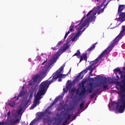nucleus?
Here are the masks:
<instances>
[{"label":"nucleus","mask_w":125,"mask_h":125,"mask_svg":"<svg viewBox=\"0 0 125 125\" xmlns=\"http://www.w3.org/2000/svg\"><path fill=\"white\" fill-rule=\"evenodd\" d=\"M92 12V10H90L86 15V16H84L82 19L80 20V22L79 24L76 26V27H78L79 26L78 30L77 31L73 40L75 41V39L78 37H80L84 31H85V28H83V29L81 31L84 26H86V24L89 22H94L95 21V18L96 17H94L96 15V12H93V13L91 14Z\"/></svg>","instance_id":"obj_1"},{"label":"nucleus","mask_w":125,"mask_h":125,"mask_svg":"<svg viewBox=\"0 0 125 125\" xmlns=\"http://www.w3.org/2000/svg\"><path fill=\"white\" fill-rule=\"evenodd\" d=\"M122 30L121 31L120 33L118 35L117 37H116L115 39L112 41L110 42V46L108 47V48L106 49H105L99 56L98 58H97L96 60H95L94 61H92L90 62V64L91 66H92L94 67V68H95V66L96 65V64L99 62V60L101 59V58H103V57H104V55L108 52V50L109 49L110 51L113 49V47L120 42V40H122V38L125 35V25H123L122 26Z\"/></svg>","instance_id":"obj_2"},{"label":"nucleus","mask_w":125,"mask_h":125,"mask_svg":"<svg viewBox=\"0 0 125 125\" xmlns=\"http://www.w3.org/2000/svg\"><path fill=\"white\" fill-rule=\"evenodd\" d=\"M52 83H54L52 79L50 81H44L41 83V84L39 85V90L35 97L33 104L30 108V110L34 109L35 108V107H37L39 104H40V100L42 99V96L45 94L46 90H47V89L48 87H49V84Z\"/></svg>","instance_id":"obj_3"},{"label":"nucleus","mask_w":125,"mask_h":125,"mask_svg":"<svg viewBox=\"0 0 125 125\" xmlns=\"http://www.w3.org/2000/svg\"><path fill=\"white\" fill-rule=\"evenodd\" d=\"M123 70L124 71L121 70L120 68L117 67L113 70L114 72H117L120 75L121 81L119 83V87L121 92H125V66L123 67Z\"/></svg>","instance_id":"obj_4"},{"label":"nucleus","mask_w":125,"mask_h":125,"mask_svg":"<svg viewBox=\"0 0 125 125\" xmlns=\"http://www.w3.org/2000/svg\"><path fill=\"white\" fill-rule=\"evenodd\" d=\"M69 48V45L68 43H66L63 44V46L60 48L59 50L56 52V53L53 56V57L50 59V62L51 64H53L57 61V58L61 55L64 51H66L67 49Z\"/></svg>","instance_id":"obj_5"},{"label":"nucleus","mask_w":125,"mask_h":125,"mask_svg":"<svg viewBox=\"0 0 125 125\" xmlns=\"http://www.w3.org/2000/svg\"><path fill=\"white\" fill-rule=\"evenodd\" d=\"M63 71V67H61L58 70H57L55 73L53 74L52 80L53 82H56L57 79L59 78H62V79H65L67 76H68V74H61V72Z\"/></svg>","instance_id":"obj_6"},{"label":"nucleus","mask_w":125,"mask_h":125,"mask_svg":"<svg viewBox=\"0 0 125 125\" xmlns=\"http://www.w3.org/2000/svg\"><path fill=\"white\" fill-rule=\"evenodd\" d=\"M41 79H42V78L41 77V75H40V74H36L32 78V80H33V82L32 81H30L28 83V85H34V84H35L34 83H37L38 84H39V83H41V81H40V80H41Z\"/></svg>","instance_id":"obj_7"},{"label":"nucleus","mask_w":125,"mask_h":125,"mask_svg":"<svg viewBox=\"0 0 125 125\" xmlns=\"http://www.w3.org/2000/svg\"><path fill=\"white\" fill-rule=\"evenodd\" d=\"M97 79H100V81H103V82H102L96 85L97 87H99V86H101V85H103V84L107 83V78L106 77H104L103 76L100 77V75H98L97 76Z\"/></svg>","instance_id":"obj_8"},{"label":"nucleus","mask_w":125,"mask_h":125,"mask_svg":"<svg viewBox=\"0 0 125 125\" xmlns=\"http://www.w3.org/2000/svg\"><path fill=\"white\" fill-rule=\"evenodd\" d=\"M86 73H87V69L85 68L84 70H83L82 72H81L79 75L77 76L76 80L78 81H81V80H83V76H84Z\"/></svg>","instance_id":"obj_9"},{"label":"nucleus","mask_w":125,"mask_h":125,"mask_svg":"<svg viewBox=\"0 0 125 125\" xmlns=\"http://www.w3.org/2000/svg\"><path fill=\"white\" fill-rule=\"evenodd\" d=\"M47 73H48V68H46L44 70H43L40 74V77L41 79L40 80V82H42V80H43V79H44L45 77L47 75Z\"/></svg>","instance_id":"obj_10"},{"label":"nucleus","mask_w":125,"mask_h":125,"mask_svg":"<svg viewBox=\"0 0 125 125\" xmlns=\"http://www.w3.org/2000/svg\"><path fill=\"white\" fill-rule=\"evenodd\" d=\"M119 18L118 19V21L123 23L125 21V12L119 13Z\"/></svg>","instance_id":"obj_11"},{"label":"nucleus","mask_w":125,"mask_h":125,"mask_svg":"<svg viewBox=\"0 0 125 125\" xmlns=\"http://www.w3.org/2000/svg\"><path fill=\"white\" fill-rule=\"evenodd\" d=\"M32 98H33V94L31 93L30 94L29 97L27 101H23L22 102V104L24 107H26L29 103L31 102V100H32Z\"/></svg>","instance_id":"obj_12"},{"label":"nucleus","mask_w":125,"mask_h":125,"mask_svg":"<svg viewBox=\"0 0 125 125\" xmlns=\"http://www.w3.org/2000/svg\"><path fill=\"white\" fill-rule=\"evenodd\" d=\"M44 116V112H40L37 117L34 119L35 121L36 122H40V121H41L42 120V118H43Z\"/></svg>","instance_id":"obj_13"},{"label":"nucleus","mask_w":125,"mask_h":125,"mask_svg":"<svg viewBox=\"0 0 125 125\" xmlns=\"http://www.w3.org/2000/svg\"><path fill=\"white\" fill-rule=\"evenodd\" d=\"M15 98H16V97H14L13 99L11 100L10 101V102L8 103L9 106H11V107H14V105H15V103H16V101L18 100H16V99L15 100Z\"/></svg>","instance_id":"obj_14"},{"label":"nucleus","mask_w":125,"mask_h":125,"mask_svg":"<svg viewBox=\"0 0 125 125\" xmlns=\"http://www.w3.org/2000/svg\"><path fill=\"white\" fill-rule=\"evenodd\" d=\"M62 98V96H59L57 98H56L54 102L52 103L51 105H50L49 107H51V106H53L54 105H55L56 104L57 102H58L59 100H60Z\"/></svg>","instance_id":"obj_15"},{"label":"nucleus","mask_w":125,"mask_h":125,"mask_svg":"<svg viewBox=\"0 0 125 125\" xmlns=\"http://www.w3.org/2000/svg\"><path fill=\"white\" fill-rule=\"evenodd\" d=\"M125 5H120L118 7V14H120L125 9Z\"/></svg>","instance_id":"obj_16"},{"label":"nucleus","mask_w":125,"mask_h":125,"mask_svg":"<svg viewBox=\"0 0 125 125\" xmlns=\"http://www.w3.org/2000/svg\"><path fill=\"white\" fill-rule=\"evenodd\" d=\"M86 90L85 89V87L84 86H82V89L81 90V92L79 93L80 96H82V95H84L85 92H86Z\"/></svg>","instance_id":"obj_17"},{"label":"nucleus","mask_w":125,"mask_h":125,"mask_svg":"<svg viewBox=\"0 0 125 125\" xmlns=\"http://www.w3.org/2000/svg\"><path fill=\"white\" fill-rule=\"evenodd\" d=\"M25 94H26V93H25V91L22 90L21 91V92L17 96V98L16 99V100H18V99H19V98H20V97H21V98L23 97V96H24V95H25Z\"/></svg>","instance_id":"obj_18"},{"label":"nucleus","mask_w":125,"mask_h":125,"mask_svg":"<svg viewBox=\"0 0 125 125\" xmlns=\"http://www.w3.org/2000/svg\"><path fill=\"white\" fill-rule=\"evenodd\" d=\"M74 27H75V26L74 25V23L72 22L71 25L69 27V30H68V31L67 32V33L66 34L67 35H69L70 34V32H73V31H74Z\"/></svg>","instance_id":"obj_19"},{"label":"nucleus","mask_w":125,"mask_h":125,"mask_svg":"<svg viewBox=\"0 0 125 125\" xmlns=\"http://www.w3.org/2000/svg\"><path fill=\"white\" fill-rule=\"evenodd\" d=\"M46 117L47 118L44 117L43 118V122H44L45 123H50L51 122V119L50 118V117L49 116H48V115H46Z\"/></svg>","instance_id":"obj_20"},{"label":"nucleus","mask_w":125,"mask_h":125,"mask_svg":"<svg viewBox=\"0 0 125 125\" xmlns=\"http://www.w3.org/2000/svg\"><path fill=\"white\" fill-rule=\"evenodd\" d=\"M19 123H20V119L18 118L16 119L14 121H12L11 122H10V125H15V124H18Z\"/></svg>","instance_id":"obj_21"},{"label":"nucleus","mask_w":125,"mask_h":125,"mask_svg":"<svg viewBox=\"0 0 125 125\" xmlns=\"http://www.w3.org/2000/svg\"><path fill=\"white\" fill-rule=\"evenodd\" d=\"M90 87L87 89L88 93H91L93 91V87H92V83L89 84Z\"/></svg>","instance_id":"obj_22"},{"label":"nucleus","mask_w":125,"mask_h":125,"mask_svg":"<svg viewBox=\"0 0 125 125\" xmlns=\"http://www.w3.org/2000/svg\"><path fill=\"white\" fill-rule=\"evenodd\" d=\"M105 8V7H104L103 9H100L99 10H97V14L99 15V14H101V13H103L104 12V9Z\"/></svg>","instance_id":"obj_23"},{"label":"nucleus","mask_w":125,"mask_h":125,"mask_svg":"<svg viewBox=\"0 0 125 125\" xmlns=\"http://www.w3.org/2000/svg\"><path fill=\"white\" fill-rule=\"evenodd\" d=\"M93 66L90 65L89 67H86V69L87 70V71H94V69H95V67H92Z\"/></svg>","instance_id":"obj_24"},{"label":"nucleus","mask_w":125,"mask_h":125,"mask_svg":"<svg viewBox=\"0 0 125 125\" xmlns=\"http://www.w3.org/2000/svg\"><path fill=\"white\" fill-rule=\"evenodd\" d=\"M73 87V83H69L68 85L66 86V89H71V88H72V87Z\"/></svg>","instance_id":"obj_25"},{"label":"nucleus","mask_w":125,"mask_h":125,"mask_svg":"<svg viewBox=\"0 0 125 125\" xmlns=\"http://www.w3.org/2000/svg\"><path fill=\"white\" fill-rule=\"evenodd\" d=\"M85 104V102H84V101H83L82 102L81 104L80 105V110H83V105H84Z\"/></svg>","instance_id":"obj_26"},{"label":"nucleus","mask_w":125,"mask_h":125,"mask_svg":"<svg viewBox=\"0 0 125 125\" xmlns=\"http://www.w3.org/2000/svg\"><path fill=\"white\" fill-rule=\"evenodd\" d=\"M83 57V60H85V61H87V54L83 53L82 55Z\"/></svg>","instance_id":"obj_27"},{"label":"nucleus","mask_w":125,"mask_h":125,"mask_svg":"<svg viewBox=\"0 0 125 125\" xmlns=\"http://www.w3.org/2000/svg\"><path fill=\"white\" fill-rule=\"evenodd\" d=\"M22 111L23 108H20L17 111V113L18 115H22V114H23V112H22Z\"/></svg>","instance_id":"obj_28"},{"label":"nucleus","mask_w":125,"mask_h":125,"mask_svg":"<svg viewBox=\"0 0 125 125\" xmlns=\"http://www.w3.org/2000/svg\"><path fill=\"white\" fill-rule=\"evenodd\" d=\"M102 85L103 86V90L104 91H105V90H107V89H108V84H106L105 85L103 84Z\"/></svg>","instance_id":"obj_29"},{"label":"nucleus","mask_w":125,"mask_h":125,"mask_svg":"<svg viewBox=\"0 0 125 125\" xmlns=\"http://www.w3.org/2000/svg\"><path fill=\"white\" fill-rule=\"evenodd\" d=\"M97 43H94L89 49H88V50L89 51H91L93 48H95V44H96Z\"/></svg>","instance_id":"obj_30"},{"label":"nucleus","mask_w":125,"mask_h":125,"mask_svg":"<svg viewBox=\"0 0 125 125\" xmlns=\"http://www.w3.org/2000/svg\"><path fill=\"white\" fill-rule=\"evenodd\" d=\"M71 119V114H68L65 119V123H67Z\"/></svg>","instance_id":"obj_31"},{"label":"nucleus","mask_w":125,"mask_h":125,"mask_svg":"<svg viewBox=\"0 0 125 125\" xmlns=\"http://www.w3.org/2000/svg\"><path fill=\"white\" fill-rule=\"evenodd\" d=\"M79 55H81V52L80 51V50H77V53H75L74 55L73 56H79Z\"/></svg>","instance_id":"obj_32"},{"label":"nucleus","mask_w":125,"mask_h":125,"mask_svg":"<svg viewBox=\"0 0 125 125\" xmlns=\"http://www.w3.org/2000/svg\"><path fill=\"white\" fill-rule=\"evenodd\" d=\"M99 90H100V89H96V90H95L94 92H93L94 95L96 96L97 95V94H98V93H99Z\"/></svg>","instance_id":"obj_33"},{"label":"nucleus","mask_w":125,"mask_h":125,"mask_svg":"<svg viewBox=\"0 0 125 125\" xmlns=\"http://www.w3.org/2000/svg\"><path fill=\"white\" fill-rule=\"evenodd\" d=\"M61 43H62V41H60V42H58V43L56 45V47H58V48H59V46H60V45H61Z\"/></svg>","instance_id":"obj_34"},{"label":"nucleus","mask_w":125,"mask_h":125,"mask_svg":"<svg viewBox=\"0 0 125 125\" xmlns=\"http://www.w3.org/2000/svg\"><path fill=\"white\" fill-rule=\"evenodd\" d=\"M95 96H96V95L93 93L90 96V99H93Z\"/></svg>","instance_id":"obj_35"},{"label":"nucleus","mask_w":125,"mask_h":125,"mask_svg":"<svg viewBox=\"0 0 125 125\" xmlns=\"http://www.w3.org/2000/svg\"><path fill=\"white\" fill-rule=\"evenodd\" d=\"M35 123H37V121L36 120H35V119H34L30 124L29 125H34V124H35Z\"/></svg>","instance_id":"obj_36"},{"label":"nucleus","mask_w":125,"mask_h":125,"mask_svg":"<svg viewBox=\"0 0 125 125\" xmlns=\"http://www.w3.org/2000/svg\"><path fill=\"white\" fill-rule=\"evenodd\" d=\"M58 49V47H56V46H55V47H51V49H52V50H56Z\"/></svg>","instance_id":"obj_37"},{"label":"nucleus","mask_w":125,"mask_h":125,"mask_svg":"<svg viewBox=\"0 0 125 125\" xmlns=\"http://www.w3.org/2000/svg\"><path fill=\"white\" fill-rule=\"evenodd\" d=\"M68 90L65 88H63V92H64V93H67L68 92Z\"/></svg>","instance_id":"obj_38"},{"label":"nucleus","mask_w":125,"mask_h":125,"mask_svg":"<svg viewBox=\"0 0 125 125\" xmlns=\"http://www.w3.org/2000/svg\"><path fill=\"white\" fill-rule=\"evenodd\" d=\"M79 58L80 59V62H82L83 60V57L82 56H80Z\"/></svg>","instance_id":"obj_39"},{"label":"nucleus","mask_w":125,"mask_h":125,"mask_svg":"<svg viewBox=\"0 0 125 125\" xmlns=\"http://www.w3.org/2000/svg\"><path fill=\"white\" fill-rule=\"evenodd\" d=\"M45 113H46V114H47V115H50V114H51V112H50L48 110H46Z\"/></svg>","instance_id":"obj_40"},{"label":"nucleus","mask_w":125,"mask_h":125,"mask_svg":"<svg viewBox=\"0 0 125 125\" xmlns=\"http://www.w3.org/2000/svg\"><path fill=\"white\" fill-rule=\"evenodd\" d=\"M107 1H108V0H103V4H104L105 5V4H106L105 3H106V2L107 3Z\"/></svg>","instance_id":"obj_41"},{"label":"nucleus","mask_w":125,"mask_h":125,"mask_svg":"<svg viewBox=\"0 0 125 125\" xmlns=\"http://www.w3.org/2000/svg\"><path fill=\"white\" fill-rule=\"evenodd\" d=\"M111 0H107V3L104 4V6H107V5H108V4L109 3V2H110V1H111Z\"/></svg>","instance_id":"obj_42"},{"label":"nucleus","mask_w":125,"mask_h":125,"mask_svg":"<svg viewBox=\"0 0 125 125\" xmlns=\"http://www.w3.org/2000/svg\"><path fill=\"white\" fill-rule=\"evenodd\" d=\"M93 70L90 71V73H89L90 76H93V75H92V73H93Z\"/></svg>","instance_id":"obj_43"},{"label":"nucleus","mask_w":125,"mask_h":125,"mask_svg":"<svg viewBox=\"0 0 125 125\" xmlns=\"http://www.w3.org/2000/svg\"><path fill=\"white\" fill-rule=\"evenodd\" d=\"M68 35L67 33L65 34V35L64 36V40H65V39L67 38V37H68Z\"/></svg>","instance_id":"obj_44"},{"label":"nucleus","mask_w":125,"mask_h":125,"mask_svg":"<svg viewBox=\"0 0 125 125\" xmlns=\"http://www.w3.org/2000/svg\"><path fill=\"white\" fill-rule=\"evenodd\" d=\"M8 117H9L10 116V111H9V112L7 114Z\"/></svg>","instance_id":"obj_45"},{"label":"nucleus","mask_w":125,"mask_h":125,"mask_svg":"<svg viewBox=\"0 0 125 125\" xmlns=\"http://www.w3.org/2000/svg\"><path fill=\"white\" fill-rule=\"evenodd\" d=\"M71 91V93H75V89H72Z\"/></svg>","instance_id":"obj_46"},{"label":"nucleus","mask_w":125,"mask_h":125,"mask_svg":"<svg viewBox=\"0 0 125 125\" xmlns=\"http://www.w3.org/2000/svg\"><path fill=\"white\" fill-rule=\"evenodd\" d=\"M58 79V82H62V78H59Z\"/></svg>","instance_id":"obj_47"},{"label":"nucleus","mask_w":125,"mask_h":125,"mask_svg":"<svg viewBox=\"0 0 125 125\" xmlns=\"http://www.w3.org/2000/svg\"><path fill=\"white\" fill-rule=\"evenodd\" d=\"M46 62H47V59H46V60L43 62L42 63V65H44V63H45Z\"/></svg>","instance_id":"obj_48"},{"label":"nucleus","mask_w":125,"mask_h":125,"mask_svg":"<svg viewBox=\"0 0 125 125\" xmlns=\"http://www.w3.org/2000/svg\"><path fill=\"white\" fill-rule=\"evenodd\" d=\"M5 123L4 122L0 123V125H4Z\"/></svg>","instance_id":"obj_49"},{"label":"nucleus","mask_w":125,"mask_h":125,"mask_svg":"<svg viewBox=\"0 0 125 125\" xmlns=\"http://www.w3.org/2000/svg\"><path fill=\"white\" fill-rule=\"evenodd\" d=\"M61 67H63V70H64V67H65V64H63L62 66Z\"/></svg>","instance_id":"obj_50"},{"label":"nucleus","mask_w":125,"mask_h":125,"mask_svg":"<svg viewBox=\"0 0 125 125\" xmlns=\"http://www.w3.org/2000/svg\"><path fill=\"white\" fill-rule=\"evenodd\" d=\"M89 26V21L88 22V24H87V27H88Z\"/></svg>","instance_id":"obj_51"},{"label":"nucleus","mask_w":125,"mask_h":125,"mask_svg":"<svg viewBox=\"0 0 125 125\" xmlns=\"http://www.w3.org/2000/svg\"><path fill=\"white\" fill-rule=\"evenodd\" d=\"M24 88H25V87L23 86L22 87V90H23V89H24Z\"/></svg>","instance_id":"obj_52"},{"label":"nucleus","mask_w":125,"mask_h":125,"mask_svg":"<svg viewBox=\"0 0 125 125\" xmlns=\"http://www.w3.org/2000/svg\"><path fill=\"white\" fill-rule=\"evenodd\" d=\"M76 117H77V116H76V115H75V116L73 117V119H76Z\"/></svg>","instance_id":"obj_53"},{"label":"nucleus","mask_w":125,"mask_h":125,"mask_svg":"<svg viewBox=\"0 0 125 125\" xmlns=\"http://www.w3.org/2000/svg\"><path fill=\"white\" fill-rule=\"evenodd\" d=\"M117 79H119V78H120V77H119V76H117Z\"/></svg>","instance_id":"obj_54"},{"label":"nucleus","mask_w":125,"mask_h":125,"mask_svg":"<svg viewBox=\"0 0 125 125\" xmlns=\"http://www.w3.org/2000/svg\"><path fill=\"white\" fill-rule=\"evenodd\" d=\"M97 2H98V1H99V0H97Z\"/></svg>","instance_id":"obj_55"},{"label":"nucleus","mask_w":125,"mask_h":125,"mask_svg":"<svg viewBox=\"0 0 125 125\" xmlns=\"http://www.w3.org/2000/svg\"><path fill=\"white\" fill-rule=\"evenodd\" d=\"M83 12V13H85V11H84Z\"/></svg>","instance_id":"obj_56"},{"label":"nucleus","mask_w":125,"mask_h":125,"mask_svg":"<svg viewBox=\"0 0 125 125\" xmlns=\"http://www.w3.org/2000/svg\"><path fill=\"white\" fill-rule=\"evenodd\" d=\"M69 72H71V70H70Z\"/></svg>","instance_id":"obj_57"},{"label":"nucleus","mask_w":125,"mask_h":125,"mask_svg":"<svg viewBox=\"0 0 125 125\" xmlns=\"http://www.w3.org/2000/svg\"><path fill=\"white\" fill-rule=\"evenodd\" d=\"M50 79H51V77L49 78V80H50Z\"/></svg>","instance_id":"obj_58"},{"label":"nucleus","mask_w":125,"mask_h":125,"mask_svg":"<svg viewBox=\"0 0 125 125\" xmlns=\"http://www.w3.org/2000/svg\"><path fill=\"white\" fill-rule=\"evenodd\" d=\"M118 0V1H119V0Z\"/></svg>","instance_id":"obj_59"}]
</instances>
